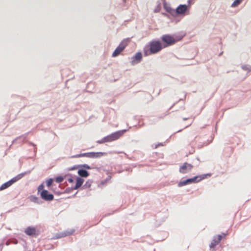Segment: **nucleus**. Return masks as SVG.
<instances>
[{
  "instance_id": "7",
  "label": "nucleus",
  "mask_w": 251,
  "mask_h": 251,
  "mask_svg": "<svg viewBox=\"0 0 251 251\" xmlns=\"http://www.w3.org/2000/svg\"><path fill=\"white\" fill-rule=\"evenodd\" d=\"M226 235V234H223V235H218V236H215L209 245L210 248L211 249H214L215 247L220 242L222 238ZM214 250L213 249V251Z\"/></svg>"
},
{
  "instance_id": "14",
  "label": "nucleus",
  "mask_w": 251,
  "mask_h": 251,
  "mask_svg": "<svg viewBox=\"0 0 251 251\" xmlns=\"http://www.w3.org/2000/svg\"><path fill=\"white\" fill-rule=\"evenodd\" d=\"M78 174L80 176L82 177H86L89 176L88 172L86 170L83 169L79 170L78 171Z\"/></svg>"
},
{
  "instance_id": "25",
  "label": "nucleus",
  "mask_w": 251,
  "mask_h": 251,
  "mask_svg": "<svg viewBox=\"0 0 251 251\" xmlns=\"http://www.w3.org/2000/svg\"><path fill=\"white\" fill-rule=\"evenodd\" d=\"M68 181L70 183H73L74 181V178H68Z\"/></svg>"
},
{
  "instance_id": "5",
  "label": "nucleus",
  "mask_w": 251,
  "mask_h": 251,
  "mask_svg": "<svg viewBox=\"0 0 251 251\" xmlns=\"http://www.w3.org/2000/svg\"><path fill=\"white\" fill-rule=\"evenodd\" d=\"M205 177L204 176H196L193 178H189L184 181H180L178 183V186L181 187L188 184L198 182L204 179Z\"/></svg>"
},
{
  "instance_id": "2",
  "label": "nucleus",
  "mask_w": 251,
  "mask_h": 251,
  "mask_svg": "<svg viewBox=\"0 0 251 251\" xmlns=\"http://www.w3.org/2000/svg\"><path fill=\"white\" fill-rule=\"evenodd\" d=\"M161 39L164 43V44L162 45L164 48L172 46L180 40V39L175 38L173 36L169 34L163 35L161 37Z\"/></svg>"
},
{
  "instance_id": "9",
  "label": "nucleus",
  "mask_w": 251,
  "mask_h": 251,
  "mask_svg": "<svg viewBox=\"0 0 251 251\" xmlns=\"http://www.w3.org/2000/svg\"><path fill=\"white\" fill-rule=\"evenodd\" d=\"M87 157L88 158H99L106 155V153L103 152H87Z\"/></svg>"
},
{
  "instance_id": "12",
  "label": "nucleus",
  "mask_w": 251,
  "mask_h": 251,
  "mask_svg": "<svg viewBox=\"0 0 251 251\" xmlns=\"http://www.w3.org/2000/svg\"><path fill=\"white\" fill-rule=\"evenodd\" d=\"M83 182H84V179H83L81 177H77L76 178V184H75V185L74 187V189H77L82 185Z\"/></svg>"
},
{
  "instance_id": "1",
  "label": "nucleus",
  "mask_w": 251,
  "mask_h": 251,
  "mask_svg": "<svg viewBox=\"0 0 251 251\" xmlns=\"http://www.w3.org/2000/svg\"><path fill=\"white\" fill-rule=\"evenodd\" d=\"M163 48L159 41L153 40L149 42L148 46L144 48L143 52L145 56L155 54L159 52Z\"/></svg>"
},
{
  "instance_id": "3",
  "label": "nucleus",
  "mask_w": 251,
  "mask_h": 251,
  "mask_svg": "<svg viewBox=\"0 0 251 251\" xmlns=\"http://www.w3.org/2000/svg\"><path fill=\"white\" fill-rule=\"evenodd\" d=\"M43 184L40 185L38 188V193H40L41 198L46 201H51L53 200L54 196L52 194L49 193L48 191L44 190Z\"/></svg>"
},
{
  "instance_id": "24",
  "label": "nucleus",
  "mask_w": 251,
  "mask_h": 251,
  "mask_svg": "<svg viewBox=\"0 0 251 251\" xmlns=\"http://www.w3.org/2000/svg\"><path fill=\"white\" fill-rule=\"evenodd\" d=\"M97 143H98V144H103V143H106L105 137H104V138H103L101 140L97 141Z\"/></svg>"
},
{
  "instance_id": "6",
  "label": "nucleus",
  "mask_w": 251,
  "mask_h": 251,
  "mask_svg": "<svg viewBox=\"0 0 251 251\" xmlns=\"http://www.w3.org/2000/svg\"><path fill=\"white\" fill-rule=\"evenodd\" d=\"M129 42V40L128 39H126L122 41L119 45V46L115 49V50L113 52L112 56L116 57L119 55L120 53L125 49V48Z\"/></svg>"
},
{
  "instance_id": "8",
  "label": "nucleus",
  "mask_w": 251,
  "mask_h": 251,
  "mask_svg": "<svg viewBox=\"0 0 251 251\" xmlns=\"http://www.w3.org/2000/svg\"><path fill=\"white\" fill-rule=\"evenodd\" d=\"M193 166L192 164L188 163H184L180 168L179 172L182 174H186L191 171Z\"/></svg>"
},
{
  "instance_id": "13",
  "label": "nucleus",
  "mask_w": 251,
  "mask_h": 251,
  "mask_svg": "<svg viewBox=\"0 0 251 251\" xmlns=\"http://www.w3.org/2000/svg\"><path fill=\"white\" fill-rule=\"evenodd\" d=\"M163 6L165 10L168 13L172 14L174 10L172 8L169 3L164 1L163 2Z\"/></svg>"
},
{
  "instance_id": "17",
  "label": "nucleus",
  "mask_w": 251,
  "mask_h": 251,
  "mask_svg": "<svg viewBox=\"0 0 251 251\" xmlns=\"http://www.w3.org/2000/svg\"><path fill=\"white\" fill-rule=\"evenodd\" d=\"M142 55L141 52H137L135 55L134 57H133L135 59L138 61V62H139L141 59H142Z\"/></svg>"
},
{
  "instance_id": "19",
  "label": "nucleus",
  "mask_w": 251,
  "mask_h": 251,
  "mask_svg": "<svg viewBox=\"0 0 251 251\" xmlns=\"http://www.w3.org/2000/svg\"><path fill=\"white\" fill-rule=\"evenodd\" d=\"M161 4L160 3H159L156 6V7L155 8L154 10V12L155 13H157V12H160V10H161Z\"/></svg>"
},
{
  "instance_id": "16",
  "label": "nucleus",
  "mask_w": 251,
  "mask_h": 251,
  "mask_svg": "<svg viewBox=\"0 0 251 251\" xmlns=\"http://www.w3.org/2000/svg\"><path fill=\"white\" fill-rule=\"evenodd\" d=\"M12 183L11 182L10 180L3 183L0 187V190H3L9 186H10L12 185Z\"/></svg>"
},
{
  "instance_id": "4",
  "label": "nucleus",
  "mask_w": 251,
  "mask_h": 251,
  "mask_svg": "<svg viewBox=\"0 0 251 251\" xmlns=\"http://www.w3.org/2000/svg\"><path fill=\"white\" fill-rule=\"evenodd\" d=\"M126 131V130L117 131L105 136V137L106 142H111L118 140L123 136Z\"/></svg>"
},
{
  "instance_id": "23",
  "label": "nucleus",
  "mask_w": 251,
  "mask_h": 251,
  "mask_svg": "<svg viewBox=\"0 0 251 251\" xmlns=\"http://www.w3.org/2000/svg\"><path fill=\"white\" fill-rule=\"evenodd\" d=\"M53 181V180L52 178H50L49 179H48L47 181V186L48 187H50Z\"/></svg>"
},
{
  "instance_id": "15",
  "label": "nucleus",
  "mask_w": 251,
  "mask_h": 251,
  "mask_svg": "<svg viewBox=\"0 0 251 251\" xmlns=\"http://www.w3.org/2000/svg\"><path fill=\"white\" fill-rule=\"evenodd\" d=\"M24 176V174H20L16 176L15 177H13L10 180L12 184L14 183V182L17 181L18 180L21 179Z\"/></svg>"
},
{
  "instance_id": "11",
  "label": "nucleus",
  "mask_w": 251,
  "mask_h": 251,
  "mask_svg": "<svg viewBox=\"0 0 251 251\" xmlns=\"http://www.w3.org/2000/svg\"><path fill=\"white\" fill-rule=\"evenodd\" d=\"M25 233L29 236H33L36 235V230L34 227H28L25 231Z\"/></svg>"
},
{
  "instance_id": "10",
  "label": "nucleus",
  "mask_w": 251,
  "mask_h": 251,
  "mask_svg": "<svg viewBox=\"0 0 251 251\" xmlns=\"http://www.w3.org/2000/svg\"><path fill=\"white\" fill-rule=\"evenodd\" d=\"M188 10V6L184 5H179L176 9V13L177 14H184Z\"/></svg>"
},
{
  "instance_id": "18",
  "label": "nucleus",
  "mask_w": 251,
  "mask_h": 251,
  "mask_svg": "<svg viewBox=\"0 0 251 251\" xmlns=\"http://www.w3.org/2000/svg\"><path fill=\"white\" fill-rule=\"evenodd\" d=\"M243 0H235V1L233 2L231 6L232 7H236Z\"/></svg>"
},
{
  "instance_id": "21",
  "label": "nucleus",
  "mask_w": 251,
  "mask_h": 251,
  "mask_svg": "<svg viewBox=\"0 0 251 251\" xmlns=\"http://www.w3.org/2000/svg\"><path fill=\"white\" fill-rule=\"evenodd\" d=\"M91 183L92 181L91 180H88L84 184V187L86 188H89L91 187Z\"/></svg>"
},
{
  "instance_id": "22",
  "label": "nucleus",
  "mask_w": 251,
  "mask_h": 251,
  "mask_svg": "<svg viewBox=\"0 0 251 251\" xmlns=\"http://www.w3.org/2000/svg\"><path fill=\"white\" fill-rule=\"evenodd\" d=\"M87 152L86 153H80V154H77L76 155H75L74 157H87Z\"/></svg>"
},
{
  "instance_id": "20",
  "label": "nucleus",
  "mask_w": 251,
  "mask_h": 251,
  "mask_svg": "<svg viewBox=\"0 0 251 251\" xmlns=\"http://www.w3.org/2000/svg\"><path fill=\"white\" fill-rule=\"evenodd\" d=\"M63 180H64V178H63V177H62L61 176H57L55 178V181L57 183H61L63 181Z\"/></svg>"
}]
</instances>
